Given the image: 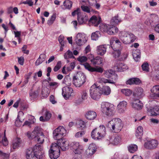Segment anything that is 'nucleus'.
<instances>
[{"label": "nucleus", "mask_w": 159, "mask_h": 159, "mask_svg": "<svg viewBox=\"0 0 159 159\" xmlns=\"http://www.w3.org/2000/svg\"><path fill=\"white\" fill-rule=\"evenodd\" d=\"M86 79L85 75L82 72H79L73 77V84L76 87H80L85 83Z\"/></svg>", "instance_id": "obj_7"}, {"label": "nucleus", "mask_w": 159, "mask_h": 159, "mask_svg": "<svg viewBox=\"0 0 159 159\" xmlns=\"http://www.w3.org/2000/svg\"><path fill=\"white\" fill-rule=\"evenodd\" d=\"M143 134V128L141 126H139L136 131L135 136L137 139H141Z\"/></svg>", "instance_id": "obj_35"}, {"label": "nucleus", "mask_w": 159, "mask_h": 159, "mask_svg": "<svg viewBox=\"0 0 159 159\" xmlns=\"http://www.w3.org/2000/svg\"><path fill=\"white\" fill-rule=\"evenodd\" d=\"M39 95V93L37 91H31L30 93V96L31 98H36Z\"/></svg>", "instance_id": "obj_59"}, {"label": "nucleus", "mask_w": 159, "mask_h": 159, "mask_svg": "<svg viewBox=\"0 0 159 159\" xmlns=\"http://www.w3.org/2000/svg\"><path fill=\"white\" fill-rule=\"evenodd\" d=\"M142 68L143 71L146 72L149 71V65L148 63H144L142 65Z\"/></svg>", "instance_id": "obj_56"}, {"label": "nucleus", "mask_w": 159, "mask_h": 159, "mask_svg": "<svg viewBox=\"0 0 159 159\" xmlns=\"http://www.w3.org/2000/svg\"><path fill=\"white\" fill-rule=\"evenodd\" d=\"M159 144L157 140L152 139L147 140L144 144V147L148 149H154L156 148Z\"/></svg>", "instance_id": "obj_14"}, {"label": "nucleus", "mask_w": 159, "mask_h": 159, "mask_svg": "<svg viewBox=\"0 0 159 159\" xmlns=\"http://www.w3.org/2000/svg\"><path fill=\"white\" fill-rule=\"evenodd\" d=\"M27 135L29 139H34L39 143H42L44 141V137L43 130L39 127H35L32 132H28Z\"/></svg>", "instance_id": "obj_2"}, {"label": "nucleus", "mask_w": 159, "mask_h": 159, "mask_svg": "<svg viewBox=\"0 0 159 159\" xmlns=\"http://www.w3.org/2000/svg\"><path fill=\"white\" fill-rule=\"evenodd\" d=\"M100 36V32L99 31H96L92 34L91 39L93 40H96L98 39Z\"/></svg>", "instance_id": "obj_49"}, {"label": "nucleus", "mask_w": 159, "mask_h": 159, "mask_svg": "<svg viewBox=\"0 0 159 159\" xmlns=\"http://www.w3.org/2000/svg\"><path fill=\"white\" fill-rule=\"evenodd\" d=\"M101 111L103 114L108 116H111L114 113V105L109 102H103L101 104Z\"/></svg>", "instance_id": "obj_5"}, {"label": "nucleus", "mask_w": 159, "mask_h": 159, "mask_svg": "<svg viewBox=\"0 0 159 159\" xmlns=\"http://www.w3.org/2000/svg\"><path fill=\"white\" fill-rule=\"evenodd\" d=\"M77 128L82 129L86 127V122L82 120H78L76 122Z\"/></svg>", "instance_id": "obj_38"}, {"label": "nucleus", "mask_w": 159, "mask_h": 159, "mask_svg": "<svg viewBox=\"0 0 159 159\" xmlns=\"http://www.w3.org/2000/svg\"><path fill=\"white\" fill-rule=\"evenodd\" d=\"M120 137L118 135H116L113 138H109V139H107V144L109 145L111 143L113 145H116L120 142Z\"/></svg>", "instance_id": "obj_25"}, {"label": "nucleus", "mask_w": 159, "mask_h": 159, "mask_svg": "<svg viewBox=\"0 0 159 159\" xmlns=\"http://www.w3.org/2000/svg\"><path fill=\"white\" fill-rule=\"evenodd\" d=\"M101 90L99 86L94 84L91 86L90 89V94L93 99L98 100L100 98Z\"/></svg>", "instance_id": "obj_9"}, {"label": "nucleus", "mask_w": 159, "mask_h": 159, "mask_svg": "<svg viewBox=\"0 0 159 159\" xmlns=\"http://www.w3.org/2000/svg\"><path fill=\"white\" fill-rule=\"evenodd\" d=\"M81 7L83 11L88 13H90L92 10V8L90 7L84 5L82 6Z\"/></svg>", "instance_id": "obj_52"}, {"label": "nucleus", "mask_w": 159, "mask_h": 159, "mask_svg": "<svg viewBox=\"0 0 159 159\" xmlns=\"http://www.w3.org/2000/svg\"><path fill=\"white\" fill-rule=\"evenodd\" d=\"M29 117L31 118V120H29V121H26L24 123L23 125H27L29 126L30 127H31L32 124H33L35 121V119L34 116H32L30 115Z\"/></svg>", "instance_id": "obj_47"}, {"label": "nucleus", "mask_w": 159, "mask_h": 159, "mask_svg": "<svg viewBox=\"0 0 159 159\" xmlns=\"http://www.w3.org/2000/svg\"><path fill=\"white\" fill-rule=\"evenodd\" d=\"M78 20L79 25H82L85 24L89 20L88 17L85 14L82 13L78 15Z\"/></svg>", "instance_id": "obj_26"}, {"label": "nucleus", "mask_w": 159, "mask_h": 159, "mask_svg": "<svg viewBox=\"0 0 159 159\" xmlns=\"http://www.w3.org/2000/svg\"><path fill=\"white\" fill-rule=\"evenodd\" d=\"M73 90L70 87H64L62 89V94L64 98H68L72 95Z\"/></svg>", "instance_id": "obj_18"}, {"label": "nucleus", "mask_w": 159, "mask_h": 159, "mask_svg": "<svg viewBox=\"0 0 159 159\" xmlns=\"http://www.w3.org/2000/svg\"><path fill=\"white\" fill-rule=\"evenodd\" d=\"M106 126L113 132L118 133L122 130L123 123L120 119L116 118L108 121Z\"/></svg>", "instance_id": "obj_3"}, {"label": "nucleus", "mask_w": 159, "mask_h": 159, "mask_svg": "<svg viewBox=\"0 0 159 159\" xmlns=\"http://www.w3.org/2000/svg\"><path fill=\"white\" fill-rule=\"evenodd\" d=\"M49 85L50 87H51L52 88L54 89L58 86L59 84L56 82H51L49 83Z\"/></svg>", "instance_id": "obj_64"}, {"label": "nucleus", "mask_w": 159, "mask_h": 159, "mask_svg": "<svg viewBox=\"0 0 159 159\" xmlns=\"http://www.w3.org/2000/svg\"><path fill=\"white\" fill-rule=\"evenodd\" d=\"M127 104V102L125 101L120 102L117 106L118 112L120 113H124L126 110Z\"/></svg>", "instance_id": "obj_24"}, {"label": "nucleus", "mask_w": 159, "mask_h": 159, "mask_svg": "<svg viewBox=\"0 0 159 159\" xmlns=\"http://www.w3.org/2000/svg\"><path fill=\"white\" fill-rule=\"evenodd\" d=\"M156 102L155 100L149 101V108H148V111L152 116L159 115V106L156 104Z\"/></svg>", "instance_id": "obj_10"}, {"label": "nucleus", "mask_w": 159, "mask_h": 159, "mask_svg": "<svg viewBox=\"0 0 159 159\" xmlns=\"http://www.w3.org/2000/svg\"><path fill=\"white\" fill-rule=\"evenodd\" d=\"M87 37L85 34L79 33L75 36V41L77 45L81 46L87 42Z\"/></svg>", "instance_id": "obj_13"}, {"label": "nucleus", "mask_w": 159, "mask_h": 159, "mask_svg": "<svg viewBox=\"0 0 159 159\" xmlns=\"http://www.w3.org/2000/svg\"><path fill=\"white\" fill-rule=\"evenodd\" d=\"M111 89L109 86L103 87L102 90V93L105 95H108L110 94Z\"/></svg>", "instance_id": "obj_46"}, {"label": "nucleus", "mask_w": 159, "mask_h": 159, "mask_svg": "<svg viewBox=\"0 0 159 159\" xmlns=\"http://www.w3.org/2000/svg\"><path fill=\"white\" fill-rule=\"evenodd\" d=\"M102 138H103L106 134V131L105 127L103 125H100L98 128H96Z\"/></svg>", "instance_id": "obj_32"}, {"label": "nucleus", "mask_w": 159, "mask_h": 159, "mask_svg": "<svg viewBox=\"0 0 159 159\" xmlns=\"http://www.w3.org/2000/svg\"><path fill=\"white\" fill-rule=\"evenodd\" d=\"M128 54L127 52H125L123 53L122 55H120L119 60L120 61H124L125 60L127 57Z\"/></svg>", "instance_id": "obj_60"}, {"label": "nucleus", "mask_w": 159, "mask_h": 159, "mask_svg": "<svg viewBox=\"0 0 159 159\" xmlns=\"http://www.w3.org/2000/svg\"><path fill=\"white\" fill-rule=\"evenodd\" d=\"M46 56L44 54H41L35 62L36 66H39L45 60Z\"/></svg>", "instance_id": "obj_40"}, {"label": "nucleus", "mask_w": 159, "mask_h": 159, "mask_svg": "<svg viewBox=\"0 0 159 159\" xmlns=\"http://www.w3.org/2000/svg\"><path fill=\"white\" fill-rule=\"evenodd\" d=\"M140 80L137 78H132L127 80L126 84H127L132 85L133 84H137L140 83Z\"/></svg>", "instance_id": "obj_37"}, {"label": "nucleus", "mask_w": 159, "mask_h": 159, "mask_svg": "<svg viewBox=\"0 0 159 159\" xmlns=\"http://www.w3.org/2000/svg\"><path fill=\"white\" fill-rule=\"evenodd\" d=\"M85 134V132L84 131H79L76 133L75 135V137L79 138L82 137Z\"/></svg>", "instance_id": "obj_61"}, {"label": "nucleus", "mask_w": 159, "mask_h": 159, "mask_svg": "<svg viewBox=\"0 0 159 159\" xmlns=\"http://www.w3.org/2000/svg\"><path fill=\"white\" fill-rule=\"evenodd\" d=\"M132 107L135 110H139L143 107V103L139 99H135L130 102Z\"/></svg>", "instance_id": "obj_21"}, {"label": "nucleus", "mask_w": 159, "mask_h": 159, "mask_svg": "<svg viewBox=\"0 0 159 159\" xmlns=\"http://www.w3.org/2000/svg\"><path fill=\"white\" fill-rule=\"evenodd\" d=\"M107 46L105 44L97 46L96 47V52L98 55L102 56L107 52Z\"/></svg>", "instance_id": "obj_22"}, {"label": "nucleus", "mask_w": 159, "mask_h": 159, "mask_svg": "<svg viewBox=\"0 0 159 159\" xmlns=\"http://www.w3.org/2000/svg\"><path fill=\"white\" fill-rule=\"evenodd\" d=\"M115 68L117 71H124L128 69V66L124 63L117 62L115 65Z\"/></svg>", "instance_id": "obj_23"}, {"label": "nucleus", "mask_w": 159, "mask_h": 159, "mask_svg": "<svg viewBox=\"0 0 159 159\" xmlns=\"http://www.w3.org/2000/svg\"><path fill=\"white\" fill-rule=\"evenodd\" d=\"M122 22L121 19L117 15L112 18L111 20V23L113 25H117Z\"/></svg>", "instance_id": "obj_34"}, {"label": "nucleus", "mask_w": 159, "mask_h": 159, "mask_svg": "<svg viewBox=\"0 0 159 159\" xmlns=\"http://www.w3.org/2000/svg\"><path fill=\"white\" fill-rule=\"evenodd\" d=\"M72 2L71 1L69 0L65 1L64 2L63 6L65 7L66 9H70L72 6Z\"/></svg>", "instance_id": "obj_51"}, {"label": "nucleus", "mask_w": 159, "mask_h": 159, "mask_svg": "<svg viewBox=\"0 0 159 159\" xmlns=\"http://www.w3.org/2000/svg\"><path fill=\"white\" fill-rule=\"evenodd\" d=\"M77 60L82 65L83 63L86 62L88 58L85 56H80L77 58Z\"/></svg>", "instance_id": "obj_50"}, {"label": "nucleus", "mask_w": 159, "mask_h": 159, "mask_svg": "<svg viewBox=\"0 0 159 159\" xmlns=\"http://www.w3.org/2000/svg\"><path fill=\"white\" fill-rule=\"evenodd\" d=\"M51 117V113L48 111H46L44 114V115L43 116H41L39 120L40 121L44 122L48 120Z\"/></svg>", "instance_id": "obj_31"}, {"label": "nucleus", "mask_w": 159, "mask_h": 159, "mask_svg": "<svg viewBox=\"0 0 159 159\" xmlns=\"http://www.w3.org/2000/svg\"><path fill=\"white\" fill-rule=\"evenodd\" d=\"M56 15L55 14H53L51 16L50 18L48 20L47 24L49 25H50L52 24L55 20L56 18Z\"/></svg>", "instance_id": "obj_57"}, {"label": "nucleus", "mask_w": 159, "mask_h": 159, "mask_svg": "<svg viewBox=\"0 0 159 159\" xmlns=\"http://www.w3.org/2000/svg\"><path fill=\"white\" fill-rule=\"evenodd\" d=\"M84 68L90 72H97L102 73L103 71L102 69L100 67H92L89 64L86 62L83 64Z\"/></svg>", "instance_id": "obj_20"}, {"label": "nucleus", "mask_w": 159, "mask_h": 159, "mask_svg": "<svg viewBox=\"0 0 159 159\" xmlns=\"http://www.w3.org/2000/svg\"><path fill=\"white\" fill-rule=\"evenodd\" d=\"M2 144L4 146H6L8 144V141L5 136V131L4 136L0 135V145ZM0 156L3 159H8L9 158V154L8 153H3L0 151Z\"/></svg>", "instance_id": "obj_15"}, {"label": "nucleus", "mask_w": 159, "mask_h": 159, "mask_svg": "<svg viewBox=\"0 0 159 159\" xmlns=\"http://www.w3.org/2000/svg\"><path fill=\"white\" fill-rule=\"evenodd\" d=\"M121 50H118L116 51H113L114 52L112 53V55L114 57L116 58L120 57V56L121 53Z\"/></svg>", "instance_id": "obj_54"}, {"label": "nucleus", "mask_w": 159, "mask_h": 159, "mask_svg": "<svg viewBox=\"0 0 159 159\" xmlns=\"http://www.w3.org/2000/svg\"><path fill=\"white\" fill-rule=\"evenodd\" d=\"M57 143H56L59 146V147L63 151H65L68 149L69 148V143L68 141L65 139H60L58 140Z\"/></svg>", "instance_id": "obj_19"}, {"label": "nucleus", "mask_w": 159, "mask_h": 159, "mask_svg": "<svg viewBox=\"0 0 159 159\" xmlns=\"http://www.w3.org/2000/svg\"><path fill=\"white\" fill-rule=\"evenodd\" d=\"M64 37L62 35H60L58 37V41L62 47L64 46Z\"/></svg>", "instance_id": "obj_63"}, {"label": "nucleus", "mask_w": 159, "mask_h": 159, "mask_svg": "<svg viewBox=\"0 0 159 159\" xmlns=\"http://www.w3.org/2000/svg\"><path fill=\"white\" fill-rule=\"evenodd\" d=\"M151 93L149 96L150 98L155 99L159 97V85L153 86L150 90Z\"/></svg>", "instance_id": "obj_17"}, {"label": "nucleus", "mask_w": 159, "mask_h": 159, "mask_svg": "<svg viewBox=\"0 0 159 159\" xmlns=\"http://www.w3.org/2000/svg\"><path fill=\"white\" fill-rule=\"evenodd\" d=\"M64 57L66 59L70 58H75V57L73 55V53L70 50H68L64 54Z\"/></svg>", "instance_id": "obj_44"}, {"label": "nucleus", "mask_w": 159, "mask_h": 159, "mask_svg": "<svg viewBox=\"0 0 159 159\" xmlns=\"http://www.w3.org/2000/svg\"><path fill=\"white\" fill-rule=\"evenodd\" d=\"M101 18L95 16H92L89 20V24L95 26H97L100 22Z\"/></svg>", "instance_id": "obj_28"}, {"label": "nucleus", "mask_w": 159, "mask_h": 159, "mask_svg": "<svg viewBox=\"0 0 159 159\" xmlns=\"http://www.w3.org/2000/svg\"><path fill=\"white\" fill-rule=\"evenodd\" d=\"M48 89L47 88H43L42 91V94L44 98L47 97L49 94V92L48 91Z\"/></svg>", "instance_id": "obj_58"}, {"label": "nucleus", "mask_w": 159, "mask_h": 159, "mask_svg": "<svg viewBox=\"0 0 159 159\" xmlns=\"http://www.w3.org/2000/svg\"><path fill=\"white\" fill-rule=\"evenodd\" d=\"M93 65H100L102 63V59L99 57H97L91 60Z\"/></svg>", "instance_id": "obj_41"}, {"label": "nucleus", "mask_w": 159, "mask_h": 159, "mask_svg": "<svg viewBox=\"0 0 159 159\" xmlns=\"http://www.w3.org/2000/svg\"><path fill=\"white\" fill-rule=\"evenodd\" d=\"M66 129L63 127L59 126L54 130L53 137L56 140L62 139L63 137L66 135Z\"/></svg>", "instance_id": "obj_11"}, {"label": "nucleus", "mask_w": 159, "mask_h": 159, "mask_svg": "<svg viewBox=\"0 0 159 159\" xmlns=\"http://www.w3.org/2000/svg\"><path fill=\"white\" fill-rule=\"evenodd\" d=\"M98 81L99 83H109L112 84H114L115 83L113 80H111L106 79L103 78H99L98 80Z\"/></svg>", "instance_id": "obj_45"}, {"label": "nucleus", "mask_w": 159, "mask_h": 159, "mask_svg": "<svg viewBox=\"0 0 159 159\" xmlns=\"http://www.w3.org/2000/svg\"><path fill=\"white\" fill-rule=\"evenodd\" d=\"M133 95L137 98H142L143 96V89L140 88H136L133 92Z\"/></svg>", "instance_id": "obj_27"}, {"label": "nucleus", "mask_w": 159, "mask_h": 159, "mask_svg": "<svg viewBox=\"0 0 159 159\" xmlns=\"http://www.w3.org/2000/svg\"><path fill=\"white\" fill-rule=\"evenodd\" d=\"M49 154L51 159H56L60 155V150L59 146L56 143H52L49 151Z\"/></svg>", "instance_id": "obj_8"}, {"label": "nucleus", "mask_w": 159, "mask_h": 159, "mask_svg": "<svg viewBox=\"0 0 159 159\" xmlns=\"http://www.w3.org/2000/svg\"><path fill=\"white\" fill-rule=\"evenodd\" d=\"M62 83L66 85V86H70L71 84V81L70 78L69 76L66 75L64 78Z\"/></svg>", "instance_id": "obj_42"}, {"label": "nucleus", "mask_w": 159, "mask_h": 159, "mask_svg": "<svg viewBox=\"0 0 159 159\" xmlns=\"http://www.w3.org/2000/svg\"><path fill=\"white\" fill-rule=\"evenodd\" d=\"M119 36L121 41L125 44L132 43L136 39L135 36L133 34L125 31L120 32Z\"/></svg>", "instance_id": "obj_4"}, {"label": "nucleus", "mask_w": 159, "mask_h": 159, "mask_svg": "<svg viewBox=\"0 0 159 159\" xmlns=\"http://www.w3.org/2000/svg\"><path fill=\"white\" fill-rule=\"evenodd\" d=\"M100 30L110 35H113L118 32V28L113 25L102 24L99 26Z\"/></svg>", "instance_id": "obj_6"}, {"label": "nucleus", "mask_w": 159, "mask_h": 159, "mask_svg": "<svg viewBox=\"0 0 159 159\" xmlns=\"http://www.w3.org/2000/svg\"><path fill=\"white\" fill-rule=\"evenodd\" d=\"M80 145L79 142H73L71 143L70 144L71 147L74 150V151Z\"/></svg>", "instance_id": "obj_55"}, {"label": "nucleus", "mask_w": 159, "mask_h": 159, "mask_svg": "<svg viewBox=\"0 0 159 159\" xmlns=\"http://www.w3.org/2000/svg\"><path fill=\"white\" fill-rule=\"evenodd\" d=\"M120 91L123 95L126 96H130L132 93V90L129 89H121Z\"/></svg>", "instance_id": "obj_43"}, {"label": "nucleus", "mask_w": 159, "mask_h": 159, "mask_svg": "<svg viewBox=\"0 0 159 159\" xmlns=\"http://www.w3.org/2000/svg\"><path fill=\"white\" fill-rule=\"evenodd\" d=\"M61 62L60 61H58L54 68L53 70L55 72L57 71L61 68Z\"/></svg>", "instance_id": "obj_62"}, {"label": "nucleus", "mask_w": 159, "mask_h": 159, "mask_svg": "<svg viewBox=\"0 0 159 159\" xmlns=\"http://www.w3.org/2000/svg\"><path fill=\"white\" fill-rule=\"evenodd\" d=\"M86 118L89 120H93L96 118V113L92 111H87L85 114Z\"/></svg>", "instance_id": "obj_29"}, {"label": "nucleus", "mask_w": 159, "mask_h": 159, "mask_svg": "<svg viewBox=\"0 0 159 159\" xmlns=\"http://www.w3.org/2000/svg\"><path fill=\"white\" fill-rule=\"evenodd\" d=\"M44 157V151L43 148L39 144L29 148L26 152V157L27 159H42Z\"/></svg>", "instance_id": "obj_1"}, {"label": "nucleus", "mask_w": 159, "mask_h": 159, "mask_svg": "<svg viewBox=\"0 0 159 159\" xmlns=\"http://www.w3.org/2000/svg\"><path fill=\"white\" fill-rule=\"evenodd\" d=\"M91 136L92 139L95 140H98L102 139L98 132L97 130L96 129H93L91 132Z\"/></svg>", "instance_id": "obj_33"}, {"label": "nucleus", "mask_w": 159, "mask_h": 159, "mask_svg": "<svg viewBox=\"0 0 159 159\" xmlns=\"http://www.w3.org/2000/svg\"><path fill=\"white\" fill-rule=\"evenodd\" d=\"M21 140L20 138H17L14 139L11 145V148L13 149L18 148L20 146Z\"/></svg>", "instance_id": "obj_36"}, {"label": "nucleus", "mask_w": 159, "mask_h": 159, "mask_svg": "<svg viewBox=\"0 0 159 159\" xmlns=\"http://www.w3.org/2000/svg\"><path fill=\"white\" fill-rule=\"evenodd\" d=\"M84 150V148L82 145H80L74 151L75 154H80L82 153Z\"/></svg>", "instance_id": "obj_53"}, {"label": "nucleus", "mask_w": 159, "mask_h": 159, "mask_svg": "<svg viewBox=\"0 0 159 159\" xmlns=\"http://www.w3.org/2000/svg\"><path fill=\"white\" fill-rule=\"evenodd\" d=\"M110 47H111L113 51L121 50L122 48L121 42L118 39L115 37H112L110 39Z\"/></svg>", "instance_id": "obj_12"}, {"label": "nucleus", "mask_w": 159, "mask_h": 159, "mask_svg": "<svg viewBox=\"0 0 159 159\" xmlns=\"http://www.w3.org/2000/svg\"><path fill=\"white\" fill-rule=\"evenodd\" d=\"M129 152L131 153H133L138 149V147L135 144H131L128 147Z\"/></svg>", "instance_id": "obj_48"}, {"label": "nucleus", "mask_w": 159, "mask_h": 159, "mask_svg": "<svg viewBox=\"0 0 159 159\" xmlns=\"http://www.w3.org/2000/svg\"><path fill=\"white\" fill-rule=\"evenodd\" d=\"M113 72L112 70L106 71L105 74V76L108 78H109L112 76V78L114 79V81H116L117 79V76L116 75H112Z\"/></svg>", "instance_id": "obj_39"}, {"label": "nucleus", "mask_w": 159, "mask_h": 159, "mask_svg": "<svg viewBox=\"0 0 159 159\" xmlns=\"http://www.w3.org/2000/svg\"><path fill=\"white\" fill-rule=\"evenodd\" d=\"M134 60L136 61H138L140 58V50L137 49L134 50L132 52Z\"/></svg>", "instance_id": "obj_30"}, {"label": "nucleus", "mask_w": 159, "mask_h": 159, "mask_svg": "<svg viewBox=\"0 0 159 159\" xmlns=\"http://www.w3.org/2000/svg\"><path fill=\"white\" fill-rule=\"evenodd\" d=\"M97 149V146L95 144L91 143L89 145L88 149L85 152V156L87 158L91 157L94 154Z\"/></svg>", "instance_id": "obj_16"}]
</instances>
